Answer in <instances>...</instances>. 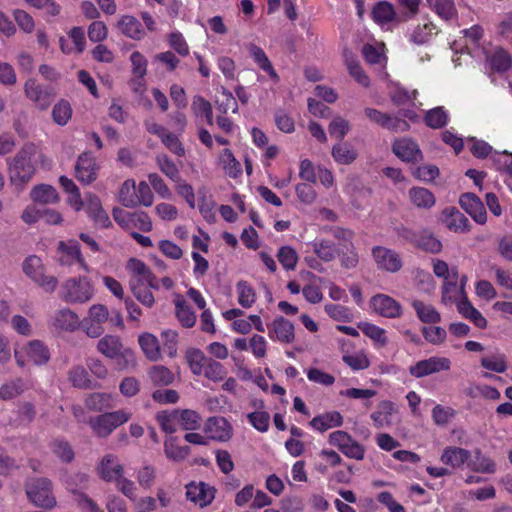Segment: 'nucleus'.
Masks as SVG:
<instances>
[{
	"instance_id": "nucleus-43",
	"label": "nucleus",
	"mask_w": 512,
	"mask_h": 512,
	"mask_svg": "<svg viewBox=\"0 0 512 512\" xmlns=\"http://www.w3.org/2000/svg\"><path fill=\"white\" fill-rule=\"evenodd\" d=\"M482 59L487 60L490 67L498 72L507 71L512 66V56L503 48H497L491 56L487 51V57H482L480 60Z\"/></svg>"
},
{
	"instance_id": "nucleus-19",
	"label": "nucleus",
	"mask_w": 512,
	"mask_h": 512,
	"mask_svg": "<svg viewBox=\"0 0 512 512\" xmlns=\"http://www.w3.org/2000/svg\"><path fill=\"white\" fill-rule=\"evenodd\" d=\"M439 32L437 25L430 19H425L416 25L411 26L406 32L409 42L416 45L428 43Z\"/></svg>"
},
{
	"instance_id": "nucleus-61",
	"label": "nucleus",
	"mask_w": 512,
	"mask_h": 512,
	"mask_svg": "<svg viewBox=\"0 0 512 512\" xmlns=\"http://www.w3.org/2000/svg\"><path fill=\"white\" fill-rule=\"evenodd\" d=\"M72 117V107L67 100L58 101L52 109L53 121L59 126L66 125Z\"/></svg>"
},
{
	"instance_id": "nucleus-46",
	"label": "nucleus",
	"mask_w": 512,
	"mask_h": 512,
	"mask_svg": "<svg viewBox=\"0 0 512 512\" xmlns=\"http://www.w3.org/2000/svg\"><path fill=\"white\" fill-rule=\"evenodd\" d=\"M238 304L243 308H251L257 299V293L254 287L247 281L237 282L236 287Z\"/></svg>"
},
{
	"instance_id": "nucleus-6",
	"label": "nucleus",
	"mask_w": 512,
	"mask_h": 512,
	"mask_svg": "<svg viewBox=\"0 0 512 512\" xmlns=\"http://www.w3.org/2000/svg\"><path fill=\"white\" fill-rule=\"evenodd\" d=\"M28 499L41 508L51 509L56 506V498L52 493V483L47 478H35L26 485Z\"/></svg>"
},
{
	"instance_id": "nucleus-5",
	"label": "nucleus",
	"mask_w": 512,
	"mask_h": 512,
	"mask_svg": "<svg viewBox=\"0 0 512 512\" xmlns=\"http://www.w3.org/2000/svg\"><path fill=\"white\" fill-rule=\"evenodd\" d=\"M132 413L127 409L106 412L89 420L93 432L101 438L108 437L116 428L127 423Z\"/></svg>"
},
{
	"instance_id": "nucleus-59",
	"label": "nucleus",
	"mask_w": 512,
	"mask_h": 512,
	"mask_svg": "<svg viewBox=\"0 0 512 512\" xmlns=\"http://www.w3.org/2000/svg\"><path fill=\"white\" fill-rule=\"evenodd\" d=\"M314 253L324 262L335 259L337 250L334 244L328 240H315L311 243Z\"/></svg>"
},
{
	"instance_id": "nucleus-1",
	"label": "nucleus",
	"mask_w": 512,
	"mask_h": 512,
	"mask_svg": "<svg viewBox=\"0 0 512 512\" xmlns=\"http://www.w3.org/2000/svg\"><path fill=\"white\" fill-rule=\"evenodd\" d=\"M42 155L33 144L23 146L20 151L7 160L9 181L18 191L32 179L36 172V164Z\"/></svg>"
},
{
	"instance_id": "nucleus-57",
	"label": "nucleus",
	"mask_w": 512,
	"mask_h": 512,
	"mask_svg": "<svg viewBox=\"0 0 512 512\" xmlns=\"http://www.w3.org/2000/svg\"><path fill=\"white\" fill-rule=\"evenodd\" d=\"M156 420L165 433H174L179 426L178 410L160 411L156 414Z\"/></svg>"
},
{
	"instance_id": "nucleus-21",
	"label": "nucleus",
	"mask_w": 512,
	"mask_h": 512,
	"mask_svg": "<svg viewBox=\"0 0 512 512\" xmlns=\"http://www.w3.org/2000/svg\"><path fill=\"white\" fill-rule=\"evenodd\" d=\"M24 94L38 108L47 109L52 101L51 92L38 84L35 79L29 78L24 84Z\"/></svg>"
},
{
	"instance_id": "nucleus-39",
	"label": "nucleus",
	"mask_w": 512,
	"mask_h": 512,
	"mask_svg": "<svg viewBox=\"0 0 512 512\" xmlns=\"http://www.w3.org/2000/svg\"><path fill=\"white\" fill-rule=\"evenodd\" d=\"M408 197L413 206L419 209H430L436 203L434 194L424 187H413L408 191Z\"/></svg>"
},
{
	"instance_id": "nucleus-47",
	"label": "nucleus",
	"mask_w": 512,
	"mask_h": 512,
	"mask_svg": "<svg viewBox=\"0 0 512 512\" xmlns=\"http://www.w3.org/2000/svg\"><path fill=\"white\" fill-rule=\"evenodd\" d=\"M331 154L335 162L341 165H349L357 158L356 150L348 143L334 145Z\"/></svg>"
},
{
	"instance_id": "nucleus-28",
	"label": "nucleus",
	"mask_w": 512,
	"mask_h": 512,
	"mask_svg": "<svg viewBox=\"0 0 512 512\" xmlns=\"http://www.w3.org/2000/svg\"><path fill=\"white\" fill-rule=\"evenodd\" d=\"M138 344L144 356L151 362H158L162 359V349L156 335L143 332L138 335Z\"/></svg>"
},
{
	"instance_id": "nucleus-38",
	"label": "nucleus",
	"mask_w": 512,
	"mask_h": 512,
	"mask_svg": "<svg viewBox=\"0 0 512 512\" xmlns=\"http://www.w3.org/2000/svg\"><path fill=\"white\" fill-rule=\"evenodd\" d=\"M411 305L422 323L437 324L441 321V314L432 304L415 299Z\"/></svg>"
},
{
	"instance_id": "nucleus-55",
	"label": "nucleus",
	"mask_w": 512,
	"mask_h": 512,
	"mask_svg": "<svg viewBox=\"0 0 512 512\" xmlns=\"http://www.w3.org/2000/svg\"><path fill=\"white\" fill-rule=\"evenodd\" d=\"M112 395L108 393H92L85 399V405L89 410L102 411L113 407Z\"/></svg>"
},
{
	"instance_id": "nucleus-44",
	"label": "nucleus",
	"mask_w": 512,
	"mask_h": 512,
	"mask_svg": "<svg viewBox=\"0 0 512 512\" xmlns=\"http://www.w3.org/2000/svg\"><path fill=\"white\" fill-rule=\"evenodd\" d=\"M30 198L41 204H55L60 199L56 189L47 184L35 186L30 192Z\"/></svg>"
},
{
	"instance_id": "nucleus-48",
	"label": "nucleus",
	"mask_w": 512,
	"mask_h": 512,
	"mask_svg": "<svg viewBox=\"0 0 512 512\" xmlns=\"http://www.w3.org/2000/svg\"><path fill=\"white\" fill-rule=\"evenodd\" d=\"M148 378L154 385L167 386L174 382L175 376L166 366L154 365L148 370Z\"/></svg>"
},
{
	"instance_id": "nucleus-42",
	"label": "nucleus",
	"mask_w": 512,
	"mask_h": 512,
	"mask_svg": "<svg viewBox=\"0 0 512 512\" xmlns=\"http://www.w3.org/2000/svg\"><path fill=\"white\" fill-rule=\"evenodd\" d=\"M373 20L382 27L396 19L394 6L387 1H380L372 9Z\"/></svg>"
},
{
	"instance_id": "nucleus-25",
	"label": "nucleus",
	"mask_w": 512,
	"mask_h": 512,
	"mask_svg": "<svg viewBox=\"0 0 512 512\" xmlns=\"http://www.w3.org/2000/svg\"><path fill=\"white\" fill-rule=\"evenodd\" d=\"M186 497L195 505L205 507L214 499V489L203 482H191L186 485Z\"/></svg>"
},
{
	"instance_id": "nucleus-53",
	"label": "nucleus",
	"mask_w": 512,
	"mask_h": 512,
	"mask_svg": "<svg viewBox=\"0 0 512 512\" xmlns=\"http://www.w3.org/2000/svg\"><path fill=\"white\" fill-rule=\"evenodd\" d=\"M185 357L191 372L197 376L202 375L209 358H207L201 350L196 348L188 349Z\"/></svg>"
},
{
	"instance_id": "nucleus-26",
	"label": "nucleus",
	"mask_w": 512,
	"mask_h": 512,
	"mask_svg": "<svg viewBox=\"0 0 512 512\" xmlns=\"http://www.w3.org/2000/svg\"><path fill=\"white\" fill-rule=\"evenodd\" d=\"M75 170L77 179L83 184H90L97 178L98 166L95 158L89 153L79 156Z\"/></svg>"
},
{
	"instance_id": "nucleus-3",
	"label": "nucleus",
	"mask_w": 512,
	"mask_h": 512,
	"mask_svg": "<svg viewBox=\"0 0 512 512\" xmlns=\"http://www.w3.org/2000/svg\"><path fill=\"white\" fill-rule=\"evenodd\" d=\"M16 365L24 369L28 364L35 366L46 365L51 358L48 346L41 340H29L13 349Z\"/></svg>"
},
{
	"instance_id": "nucleus-24",
	"label": "nucleus",
	"mask_w": 512,
	"mask_h": 512,
	"mask_svg": "<svg viewBox=\"0 0 512 512\" xmlns=\"http://www.w3.org/2000/svg\"><path fill=\"white\" fill-rule=\"evenodd\" d=\"M459 204L466 213H468L473 220L478 224H485L487 221V214L485 207L475 194L465 193L459 199Z\"/></svg>"
},
{
	"instance_id": "nucleus-8",
	"label": "nucleus",
	"mask_w": 512,
	"mask_h": 512,
	"mask_svg": "<svg viewBox=\"0 0 512 512\" xmlns=\"http://www.w3.org/2000/svg\"><path fill=\"white\" fill-rule=\"evenodd\" d=\"M109 310L104 304H93L89 307L87 315L81 321L85 334L90 338L100 337L104 331V324L109 320Z\"/></svg>"
},
{
	"instance_id": "nucleus-14",
	"label": "nucleus",
	"mask_w": 512,
	"mask_h": 512,
	"mask_svg": "<svg viewBox=\"0 0 512 512\" xmlns=\"http://www.w3.org/2000/svg\"><path fill=\"white\" fill-rule=\"evenodd\" d=\"M96 473L105 482H114L125 473L124 466L117 455L108 453L101 457L96 465Z\"/></svg>"
},
{
	"instance_id": "nucleus-56",
	"label": "nucleus",
	"mask_w": 512,
	"mask_h": 512,
	"mask_svg": "<svg viewBox=\"0 0 512 512\" xmlns=\"http://www.w3.org/2000/svg\"><path fill=\"white\" fill-rule=\"evenodd\" d=\"M64 484L66 485V488L70 490L74 496H75V502L77 503L78 507L84 511V512H103L99 506L87 495L77 492L74 488L71 482L68 479L63 480Z\"/></svg>"
},
{
	"instance_id": "nucleus-10",
	"label": "nucleus",
	"mask_w": 512,
	"mask_h": 512,
	"mask_svg": "<svg viewBox=\"0 0 512 512\" xmlns=\"http://www.w3.org/2000/svg\"><path fill=\"white\" fill-rule=\"evenodd\" d=\"M47 325L56 333H72L81 327L80 317L69 308L56 310L48 319Z\"/></svg>"
},
{
	"instance_id": "nucleus-27",
	"label": "nucleus",
	"mask_w": 512,
	"mask_h": 512,
	"mask_svg": "<svg viewBox=\"0 0 512 512\" xmlns=\"http://www.w3.org/2000/svg\"><path fill=\"white\" fill-rule=\"evenodd\" d=\"M116 28L132 40H141L146 35L142 23L132 15H121L116 22Z\"/></svg>"
},
{
	"instance_id": "nucleus-40",
	"label": "nucleus",
	"mask_w": 512,
	"mask_h": 512,
	"mask_svg": "<svg viewBox=\"0 0 512 512\" xmlns=\"http://www.w3.org/2000/svg\"><path fill=\"white\" fill-rule=\"evenodd\" d=\"M175 314L178 321L185 328H191L196 323V314L187 304L183 296L177 295L175 300Z\"/></svg>"
},
{
	"instance_id": "nucleus-13",
	"label": "nucleus",
	"mask_w": 512,
	"mask_h": 512,
	"mask_svg": "<svg viewBox=\"0 0 512 512\" xmlns=\"http://www.w3.org/2000/svg\"><path fill=\"white\" fill-rule=\"evenodd\" d=\"M58 261L63 266L79 264L81 269L89 272L90 268L82 256L79 244L74 240L60 241L57 247Z\"/></svg>"
},
{
	"instance_id": "nucleus-11",
	"label": "nucleus",
	"mask_w": 512,
	"mask_h": 512,
	"mask_svg": "<svg viewBox=\"0 0 512 512\" xmlns=\"http://www.w3.org/2000/svg\"><path fill=\"white\" fill-rule=\"evenodd\" d=\"M451 361L443 356H431L417 361L409 367V373L415 378H423L442 371H449Z\"/></svg>"
},
{
	"instance_id": "nucleus-52",
	"label": "nucleus",
	"mask_w": 512,
	"mask_h": 512,
	"mask_svg": "<svg viewBox=\"0 0 512 512\" xmlns=\"http://www.w3.org/2000/svg\"><path fill=\"white\" fill-rule=\"evenodd\" d=\"M345 63L349 74L357 81L360 85L368 87L370 84L369 77L362 70L359 62L350 52L344 53Z\"/></svg>"
},
{
	"instance_id": "nucleus-37",
	"label": "nucleus",
	"mask_w": 512,
	"mask_h": 512,
	"mask_svg": "<svg viewBox=\"0 0 512 512\" xmlns=\"http://www.w3.org/2000/svg\"><path fill=\"white\" fill-rule=\"evenodd\" d=\"M248 52L250 56L253 58L254 62L259 66L260 69H262L265 73L269 75V77L277 83L279 81V75L277 74L276 70L274 69L271 61L267 57L264 50L255 45V44H249Z\"/></svg>"
},
{
	"instance_id": "nucleus-17",
	"label": "nucleus",
	"mask_w": 512,
	"mask_h": 512,
	"mask_svg": "<svg viewBox=\"0 0 512 512\" xmlns=\"http://www.w3.org/2000/svg\"><path fill=\"white\" fill-rule=\"evenodd\" d=\"M370 418L376 428L391 427L399 421L398 408L392 401H381Z\"/></svg>"
},
{
	"instance_id": "nucleus-36",
	"label": "nucleus",
	"mask_w": 512,
	"mask_h": 512,
	"mask_svg": "<svg viewBox=\"0 0 512 512\" xmlns=\"http://www.w3.org/2000/svg\"><path fill=\"white\" fill-rule=\"evenodd\" d=\"M464 299H468V297L463 287H458V278L443 283L441 302L444 305L456 304L458 307V304Z\"/></svg>"
},
{
	"instance_id": "nucleus-12",
	"label": "nucleus",
	"mask_w": 512,
	"mask_h": 512,
	"mask_svg": "<svg viewBox=\"0 0 512 512\" xmlns=\"http://www.w3.org/2000/svg\"><path fill=\"white\" fill-rule=\"evenodd\" d=\"M462 33L465 40L464 49L469 55L477 59L487 57L484 29L481 25L475 24L470 28L463 29Z\"/></svg>"
},
{
	"instance_id": "nucleus-64",
	"label": "nucleus",
	"mask_w": 512,
	"mask_h": 512,
	"mask_svg": "<svg viewBox=\"0 0 512 512\" xmlns=\"http://www.w3.org/2000/svg\"><path fill=\"white\" fill-rule=\"evenodd\" d=\"M424 339L432 345H441L447 338V332L440 326H424L421 329Z\"/></svg>"
},
{
	"instance_id": "nucleus-9",
	"label": "nucleus",
	"mask_w": 512,
	"mask_h": 512,
	"mask_svg": "<svg viewBox=\"0 0 512 512\" xmlns=\"http://www.w3.org/2000/svg\"><path fill=\"white\" fill-rule=\"evenodd\" d=\"M328 443L336 447L347 458L361 461L365 457V447L344 430L331 432L328 436Z\"/></svg>"
},
{
	"instance_id": "nucleus-15",
	"label": "nucleus",
	"mask_w": 512,
	"mask_h": 512,
	"mask_svg": "<svg viewBox=\"0 0 512 512\" xmlns=\"http://www.w3.org/2000/svg\"><path fill=\"white\" fill-rule=\"evenodd\" d=\"M372 257L378 269L396 273L402 268V259L400 255L389 248L375 246L372 248Z\"/></svg>"
},
{
	"instance_id": "nucleus-51",
	"label": "nucleus",
	"mask_w": 512,
	"mask_h": 512,
	"mask_svg": "<svg viewBox=\"0 0 512 512\" xmlns=\"http://www.w3.org/2000/svg\"><path fill=\"white\" fill-rule=\"evenodd\" d=\"M391 100L397 105L413 104L417 97V91H408L398 83H392L389 87Z\"/></svg>"
},
{
	"instance_id": "nucleus-32",
	"label": "nucleus",
	"mask_w": 512,
	"mask_h": 512,
	"mask_svg": "<svg viewBox=\"0 0 512 512\" xmlns=\"http://www.w3.org/2000/svg\"><path fill=\"white\" fill-rule=\"evenodd\" d=\"M470 458L471 453L469 450L456 446H447L440 456V461L446 466L458 469L467 463Z\"/></svg>"
},
{
	"instance_id": "nucleus-60",
	"label": "nucleus",
	"mask_w": 512,
	"mask_h": 512,
	"mask_svg": "<svg viewBox=\"0 0 512 512\" xmlns=\"http://www.w3.org/2000/svg\"><path fill=\"white\" fill-rule=\"evenodd\" d=\"M496 34L512 46V11L501 14L495 25Z\"/></svg>"
},
{
	"instance_id": "nucleus-50",
	"label": "nucleus",
	"mask_w": 512,
	"mask_h": 512,
	"mask_svg": "<svg viewBox=\"0 0 512 512\" xmlns=\"http://www.w3.org/2000/svg\"><path fill=\"white\" fill-rule=\"evenodd\" d=\"M358 328L365 336L370 338L375 345L379 347L387 345L388 339L386 337V331L383 328L369 322L359 323Z\"/></svg>"
},
{
	"instance_id": "nucleus-58",
	"label": "nucleus",
	"mask_w": 512,
	"mask_h": 512,
	"mask_svg": "<svg viewBox=\"0 0 512 512\" xmlns=\"http://www.w3.org/2000/svg\"><path fill=\"white\" fill-rule=\"evenodd\" d=\"M342 360L354 371L364 370L370 366V360L363 350L355 353H345L342 356Z\"/></svg>"
},
{
	"instance_id": "nucleus-33",
	"label": "nucleus",
	"mask_w": 512,
	"mask_h": 512,
	"mask_svg": "<svg viewBox=\"0 0 512 512\" xmlns=\"http://www.w3.org/2000/svg\"><path fill=\"white\" fill-rule=\"evenodd\" d=\"M427 7L442 21L452 22L457 18L454 0H425Z\"/></svg>"
},
{
	"instance_id": "nucleus-22",
	"label": "nucleus",
	"mask_w": 512,
	"mask_h": 512,
	"mask_svg": "<svg viewBox=\"0 0 512 512\" xmlns=\"http://www.w3.org/2000/svg\"><path fill=\"white\" fill-rule=\"evenodd\" d=\"M205 432L212 440L227 442L233 436V426L224 417H211L205 424Z\"/></svg>"
},
{
	"instance_id": "nucleus-54",
	"label": "nucleus",
	"mask_w": 512,
	"mask_h": 512,
	"mask_svg": "<svg viewBox=\"0 0 512 512\" xmlns=\"http://www.w3.org/2000/svg\"><path fill=\"white\" fill-rule=\"evenodd\" d=\"M277 259L284 270L293 271L297 267L299 255L293 247L285 245L278 249Z\"/></svg>"
},
{
	"instance_id": "nucleus-63",
	"label": "nucleus",
	"mask_w": 512,
	"mask_h": 512,
	"mask_svg": "<svg viewBox=\"0 0 512 512\" xmlns=\"http://www.w3.org/2000/svg\"><path fill=\"white\" fill-rule=\"evenodd\" d=\"M178 420L184 430H196L201 426V417L194 410H178Z\"/></svg>"
},
{
	"instance_id": "nucleus-18",
	"label": "nucleus",
	"mask_w": 512,
	"mask_h": 512,
	"mask_svg": "<svg viewBox=\"0 0 512 512\" xmlns=\"http://www.w3.org/2000/svg\"><path fill=\"white\" fill-rule=\"evenodd\" d=\"M371 309L378 315L386 318H399L402 315V307L392 297L386 294H377L370 300Z\"/></svg>"
},
{
	"instance_id": "nucleus-23",
	"label": "nucleus",
	"mask_w": 512,
	"mask_h": 512,
	"mask_svg": "<svg viewBox=\"0 0 512 512\" xmlns=\"http://www.w3.org/2000/svg\"><path fill=\"white\" fill-rule=\"evenodd\" d=\"M268 335L273 341L285 344L292 343L295 339L294 325L289 320L278 317L268 325Z\"/></svg>"
},
{
	"instance_id": "nucleus-35",
	"label": "nucleus",
	"mask_w": 512,
	"mask_h": 512,
	"mask_svg": "<svg viewBox=\"0 0 512 512\" xmlns=\"http://www.w3.org/2000/svg\"><path fill=\"white\" fill-rule=\"evenodd\" d=\"M343 425V416L338 411H329L315 416L310 421V426L320 433Z\"/></svg>"
},
{
	"instance_id": "nucleus-16",
	"label": "nucleus",
	"mask_w": 512,
	"mask_h": 512,
	"mask_svg": "<svg viewBox=\"0 0 512 512\" xmlns=\"http://www.w3.org/2000/svg\"><path fill=\"white\" fill-rule=\"evenodd\" d=\"M126 269L130 274V285L146 283L148 287L159 288L155 275L142 260L130 258L127 261Z\"/></svg>"
},
{
	"instance_id": "nucleus-41",
	"label": "nucleus",
	"mask_w": 512,
	"mask_h": 512,
	"mask_svg": "<svg viewBox=\"0 0 512 512\" xmlns=\"http://www.w3.org/2000/svg\"><path fill=\"white\" fill-rule=\"evenodd\" d=\"M27 389V382L21 377L6 381L0 386V400H12L22 395Z\"/></svg>"
},
{
	"instance_id": "nucleus-45",
	"label": "nucleus",
	"mask_w": 512,
	"mask_h": 512,
	"mask_svg": "<svg viewBox=\"0 0 512 512\" xmlns=\"http://www.w3.org/2000/svg\"><path fill=\"white\" fill-rule=\"evenodd\" d=\"M458 312L466 319L471 321L476 327L484 329L487 327V320L478 311L468 299H464L458 304Z\"/></svg>"
},
{
	"instance_id": "nucleus-20",
	"label": "nucleus",
	"mask_w": 512,
	"mask_h": 512,
	"mask_svg": "<svg viewBox=\"0 0 512 512\" xmlns=\"http://www.w3.org/2000/svg\"><path fill=\"white\" fill-rule=\"evenodd\" d=\"M365 116L373 123L394 131H406L409 129V124L405 120H400L392 117L387 113L381 112L374 108H365Z\"/></svg>"
},
{
	"instance_id": "nucleus-62",
	"label": "nucleus",
	"mask_w": 512,
	"mask_h": 512,
	"mask_svg": "<svg viewBox=\"0 0 512 512\" xmlns=\"http://www.w3.org/2000/svg\"><path fill=\"white\" fill-rule=\"evenodd\" d=\"M164 451L167 458L177 462L184 460L190 452L187 446L178 445L174 438H168L164 442Z\"/></svg>"
},
{
	"instance_id": "nucleus-2",
	"label": "nucleus",
	"mask_w": 512,
	"mask_h": 512,
	"mask_svg": "<svg viewBox=\"0 0 512 512\" xmlns=\"http://www.w3.org/2000/svg\"><path fill=\"white\" fill-rule=\"evenodd\" d=\"M97 351L106 358L115 360L120 370L137 366L134 350L126 347L117 335L106 334L101 337L97 342Z\"/></svg>"
},
{
	"instance_id": "nucleus-4",
	"label": "nucleus",
	"mask_w": 512,
	"mask_h": 512,
	"mask_svg": "<svg viewBox=\"0 0 512 512\" xmlns=\"http://www.w3.org/2000/svg\"><path fill=\"white\" fill-rule=\"evenodd\" d=\"M95 287L92 280L86 276L67 279L61 288V298L70 304H84L93 299Z\"/></svg>"
},
{
	"instance_id": "nucleus-34",
	"label": "nucleus",
	"mask_w": 512,
	"mask_h": 512,
	"mask_svg": "<svg viewBox=\"0 0 512 512\" xmlns=\"http://www.w3.org/2000/svg\"><path fill=\"white\" fill-rule=\"evenodd\" d=\"M217 163L224 174L232 179H237L242 175L241 163L236 159L233 152L226 148L223 149L218 157Z\"/></svg>"
},
{
	"instance_id": "nucleus-29",
	"label": "nucleus",
	"mask_w": 512,
	"mask_h": 512,
	"mask_svg": "<svg viewBox=\"0 0 512 512\" xmlns=\"http://www.w3.org/2000/svg\"><path fill=\"white\" fill-rule=\"evenodd\" d=\"M392 150L394 154L406 162L418 161L422 158V153L418 145L411 139L400 138L394 141Z\"/></svg>"
},
{
	"instance_id": "nucleus-30",
	"label": "nucleus",
	"mask_w": 512,
	"mask_h": 512,
	"mask_svg": "<svg viewBox=\"0 0 512 512\" xmlns=\"http://www.w3.org/2000/svg\"><path fill=\"white\" fill-rule=\"evenodd\" d=\"M442 221L455 233H465L470 230L468 219L455 207H447L442 211Z\"/></svg>"
},
{
	"instance_id": "nucleus-31",
	"label": "nucleus",
	"mask_w": 512,
	"mask_h": 512,
	"mask_svg": "<svg viewBox=\"0 0 512 512\" xmlns=\"http://www.w3.org/2000/svg\"><path fill=\"white\" fill-rule=\"evenodd\" d=\"M84 205L86 206L89 217L96 225L106 228L111 224L107 213L102 207L100 199L96 195L91 193L86 194Z\"/></svg>"
},
{
	"instance_id": "nucleus-49",
	"label": "nucleus",
	"mask_w": 512,
	"mask_h": 512,
	"mask_svg": "<svg viewBox=\"0 0 512 512\" xmlns=\"http://www.w3.org/2000/svg\"><path fill=\"white\" fill-rule=\"evenodd\" d=\"M118 200L125 207L133 208L138 206L136 182L133 179H128L121 185Z\"/></svg>"
},
{
	"instance_id": "nucleus-7",
	"label": "nucleus",
	"mask_w": 512,
	"mask_h": 512,
	"mask_svg": "<svg viewBox=\"0 0 512 512\" xmlns=\"http://www.w3.org/2000/svg\"><path fill=\"white\" fill-rule=\"evenodd\" d=\"M22 270L27 277L34 281L46 292H53L58 284L56 277L45 274V268L40 257L28 256L22 263Z\"/></svg>"
}]
</instances>
